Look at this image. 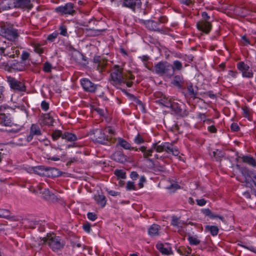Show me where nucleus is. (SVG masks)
I'll use <instances>...</instances> for the list:
<instances>
[{
    "mask_svg": "<svg viewBox=\"0 0 256 256\" xmlns=\"http://www.w3.org/2000/svg\"><path fill=\"white\" fill-rule=\"evenodd\" d=\"M4 98V88L2 86H0V102H3Z\"/></svg>",
    "mask_w": 256,
    "mask_h": 256,
    "instance_id": "53",
    "label": "nucleus"
},
{
    "mask_svg": "<svg viewBox=\"0 0 256 256\" xmlns=\"http://www.w3.org/2000/svg\"><path fill=\"white\" fill-rule=\"evenodd\" d=\"M16 8H24L28 6L30 0H15Z\"/></svg>",
    "mask_w": 256,
    "mask_h": 256,
    "instance_id": "30",
    "label": "nucleus"
},
{
    "mask_svg": "<svg viewBox=\"0 0 256 256\" xmlns=\"http://www.w3.org/2000/svg\"><path fill=\"white\" fill-rule=\"evenodd\" d=\"M6 80L11 89L20 92H24L26 86L24 84L10 76L6 77Z\"/></svg>",
    "mask_w": 256,
    "mask_h": 256,
    "instance_id": "8",
    "label": "nucleus"
},
{
    "mask_svg": "<svg viewBox=\"0 0 256 256\" xmlns=\"http://www.w3.org/2000/svg\"><path fill=\"white\" fill-rule=\"evenodd\" d=\"M134 142L137 144H140L144 142V138L140 135V134H138L134 138Z\"/></svg>",
    "mask_w": 256,
    "mask_h": 256,
    "instance_id": "44",
    "label": "nucleus"
},
{
    "mask_svg": "<svg viewBox=\"0 0 256 256\" xmlns=\"http://www.w3.org/2000/svg\"><path fill=\"white\" fill-rule=\"evenodd\" d=\"M188 94L191 97L193 98H195L196 96V92L194 91L192 86L190 85L188 86Z\"/></svg>",
    "mask_w": 256,
    "mask_h": 256,
    "instance_id": "47",
    "label": "nucleus"
},
{
    "mask_svg": "<svg viewBox=\"0 0 256 256\" xmlns=\"http://www.w3.org/2000/svg\"><path fill=\"white\" fill-rule=\"evenodd\" d=\"M94 198L96 204L100 205L102 208H104L106 206V196L103 194V193L95 194Z\"/></svg>",
    "mask_w": 256,
    "mask_h": 256,
    "instance_id": "18",
    "label": "nucleus"
},
{
    "mask_svg": "<svg viewBox=\"0 0 256 256\" xmlns=\"http://www.w3.org/2000/svg\"><path fill=\"white\" fill-rule=\"evenodd\" d=\"M126 190L129 191L137 190L138 187L134 182L128 181L126 186Z\"/></svg>",
    "mask_w": 256,
    "mask_h": 256,
    "instance_id": "37",
    "label": "nucleus"
},
{
    "mask_svg": "<svg viewBox=\"0 0 256 256\" xmlns=\"http://www.w3.org/2000/svg\"><path fill=\"white\" fill-rule=\"evenodd\" d=\"M24 170L29 174H36L40 176H46L48 175L47 167L42 166H26L24 167Z\"/></svg>",
    "mask_w": 256,
    "mask_h": 256,
    "instance_id": "9",
    "label": "nucleus"
},
{
    "mask_svg": "<svg viewBox=\"0 0 256 256\" xmlns=\"http://www.w3.org/2000/svg\"><path fill=\"white\" fill-rule=\"evenodd\" d=\"M138 173L136 172H132L130 173V177L132 180H136V178H138Z\"/></svg>",
    "mask_w": 256,
    "mask_h": 256,
    "instance_id": "62",
    "label": "nucleus"
},
{
    "mask_svg": "<svg viewBox=\"0 0 256 256\" xmlns=\"http://www.w3.org/2000/svg\"><path fill=\"white\" fill-rule=\"evenodd\" d=\"M192 251V248L189 246L186 247L182 246L177 249V252L180 255L184 256H193V255H190Z\"/></svg>",
    "mask_w": 256,
    "mask_h": 256,
    "instance_id": "20",
    "label": "nucleus"
},
{
    "mask_svg": "<svg viewBox=\"0 0 256 256\" xmlns=\"http://www.w3.org/2000/svg\"><path fill=\"white\" fill-rule=\"evenodd\" d=\"M188 240L190 245L196 246L200 244V242L196 238L192 236H189Z\"/></svg>",
    "mask_w": 256,
    "mask_h": 256,
    "instance_id": "40",
    "label": "nucleus"
},
{
    "mask_svg": "<svg viewBox=\"0 0 256 256\" xmlns=\"http://www.w3.org/2000/svg\"><path fill=\"white\" fill-rule=\"evenodd\" d=\"M156 248L162 254L168 255L170 254V248H165L162 243H158L156 245Z\"/></svg>",
    "mask_w": 256,
    "mask_h": 256,
    "instance_id": "28",
    "label": "nucleus"
},
{
    "mask_svg": "<svg viewBox=\"0 0 256 256\" xmlns=\"http://www.w3.org/2000/svg\"><path fill=\"white\" fill-rule=\"evenodd\" d=\"M59 33L57 31H54L51 34H49L47 37V40L49 42H54L57 38Z\"/></svg>",
    "mask_w": 256,
    "mask_h": 256,
    "instance_id": "39",
    "label": "nucleus"
},
{
    "mask_svg": "<svg viewBox=\"0 0 256 256\" xmlns=\"http://www.w3.org/2000/svg\"><path fill=\"white\" fill-rule=\"evenodd\" d=\"M8 107L7 106L2 105L0 106V120L5 126H10L12 120L10 115H6L4 112Z\"/></svg>",
    "mask_w": 256,
    "mask_h": 256,
    "instance_id": "14",
    "label": "nucleus"
},
{
    "mask_svg": "<svg viewBox=\"0 0 256 256\" xmlns=\"http://www.w3.org/2000/svg\"><path fill=\"white\" fill-rule=\"evenodd\" d=\"M80 84L86 91L90 92H94L97 87L96 84L86 78H83L80 80Z\"/></svg>",
    "mask_w": 256,
    "mask_h": 256,
    "instance_id": "13",
    "label": "nucleus"
},
{
    "mask_svg": "<svg viewBox=\"0 0 256 256\" xmlns=\"http://www.w3.org/2000/svg\"><path fill=\"white\" fill-rule=\"evenodd\" d=\"M41 134V131L38 126L32 124L30 127V132L26 137V140H24V142H30L34 136Z\"/></svg>",
    "mask_w": 256,
    "mask_h": 256,
    "instance_id": "15",
    "label": "nucleus"
},
{
    "mask_svg": "<svg viewBox=\"0 0 256 256\" xmlns=\"http://www.w3.org/2000/svg\"><path fill=\"white\" fill-rule=\"evenodd\" d=\"M13 69L18 71H22L24 69V66L20 62H14L12 66Z\"/></svg>",
    "mask_w": 256,
    "mask_h": 256,
    "instance_id": "38",
    "label": "nucleus"
},
{
    "mask_svg": "<svg viewBox=\"0 0 256 256\" xmlns=\"http://www.w3.org/2000/svg\"><path fill=\"white\" fill-rule=\"evenodd\" d=\"M52 69V65L49 62H46L44 64V70L46 72H50Z\"/></svg>",
    "mask_w": 256,
    "mask_h": 256,
    "instance_id": "55",
    "label": "nucleus"
},
{
    "mask_svg": "<svg viewBox=\"0 0 256 256\" xmlns=\"http://www.w3.org/2000/svg\"><path fill=\"white\" fill-rule=\"evenodd\" d=\"M1 33L2 36L10 40H14L18 36L17 30L12 28H4Z\"/></svg>",
    "mask_w": 256,
    "mask_h": 256,
    "instance_id": "10",
    "label": "nucleus"
},
{
    "mask_svg": "<svg viewBox=\"0 0 256 256\" xmlns=\"http://www.w3.org/2000/svg\"><path fill=\"white\" fill-rule=\"evenodd\" d=\"M83 230L87 233H90L91 231V224L88 222H86L82 225Z\"/></svg>",
    "mask_w": 256,
    "mask_h": 256,
    "instance_id": "48",
    "label": "nucleus"
},
{
    "mask_svg": "<svg viewBox=\"0 0 256 256\" xmlns=\"http://www.w3.org/2000/svg\"><path fill=\"white\" fill-rule=\"evenodd\" d=\"M30 56V54L26 51H24L22 54V60H27Z\"/></svg>",
    "mask_w": 256,
    "mask_h": 256,
    "instance_id": "60",
    "label": "nucleus"
},
{
    "mask_svg": "<svg viewBox=\"0 0 256 256\" xmlns=\"http://www.w3.org/2000/svg\"><path fill=\"white\" fill-rule=\"evenodd\" d=\"M146 182V178L144 176H142L139 179L138 182L137 184L138 190L144 187V184Z\"/></svg>",
    "mask_w": 256,
    "mask_h": 256,
    "instance_id": "46",
    "label": "nucleus"
},
{
    "mask_svg": "<svg viewBox=\"0 0 256 256\" xmlns=\"http://www.w3.org/2000/svg\"><path fill=\"white\" fill-rule=\"evenodd\" d=\"M236 67L241 72L243 78H252L254 76L252 68L244 62H240L237 63Z\"/></svg>",
    "mask_w": 256,
    "mask_h": 256,
    "instance_id": "6",
    "label": "nucleus"
},
{
    "mask_svg": "<svg viewBox=\"0 0 256 256\" xmlns=\"http://www.w3.org/2000/svg\"><path fill=\"white\" fill-rule=\"evenodd\" d=\"M114 174L118 177V178L123 180L126 178V172L122 170L116 169L114 170Z\"/></svg>",
    "mask_w": 256,
    "mask_h": 256,
    "instance_id": "35",
    "label": "nucleus"
},
{
    "mask_svg": "<svg viewBox=\"0 0 256 256\" xmlns=\"http://www.w3.org/2000/svg\"><path fill=\"white\" fill-rule=\"evenodd\" d=\"M200 212L205 216H208L210 219L218 218L222 222L224 221V216L214 214L208 208H202L200 210Z\"/></svg>",
    "mask_w": 256,
    "mask_h": 256,
    "instance_id": "16",
    "label": "nucleus"
},
{
    "mask_svg": "<svg viewBox=\"0 0 256 256\" xmlns=\"http://www.w3.org/2000/svg\"><path fill=\"white\" fill-rule=\"evenodd\" d=\"M202 16L206 20L197 22L196 28L199 30L208 34L210 32L212 27L210 23L206 20L209 19L210 16L205 12H202Z\"/></svg>",
    "mask_w": 256,
    "mask_h": 256,
    "instance_id": "7",
    "label": "nucleus"
},
{
    "mask_svg": "<svg viewBox=\"0 0 256 256\" xmlns=\"http://www.w3.org/2000/svg\"><path fill=\"white\" fill-rule=\"evenodd\" d=\"M242 174L244 179L245 185L250 188L254 192H256L254 188H256V173L252 174V178L249 174L248 170L246 168L242 170Z\"/></svg>",
    "mask_w": 256,
    "mask_h": 256,
    "instance_id": "5",
    "label": "nucleus"
},
{
    "mask_svg": "<svg viewBox=\"0 0 256 256\" xmlns=\"http://www.w3.org/2000/svg\"><path fill=\"white\" fill-rule=\"evenodd\" d=\"M141 5L140 0H123L122 4V7L128 8L133 12L137 8H140Z\"/></svg>",
    "mask_w": 256,
    "mask_h": 256,
    "instance_id": "12",
    "label": "nucleus"
},
{
    "mask_svg": "<svg viewBox=\"0 0 256 256\" xmlns=\"http://www.w3.org/2000/svg\"><path fill=\"white\" fill-rule=\"evenodd\" d=\"M14 0H4L2 4V8L4 10H8L13 8H16Z\"/></svg>",
    "mask_w": 256,
    "mask_h": 256,
    "instance_id": "21",
    "label": "nucleus"
},
{
    "mask_svg": "<svg viewBox=\"0 0 256 256\" xmlns=\"http://www.w3.org/2000/svg\"><path fill=\"white\" fill-rule=\"evenodd\" d=\"M47 177H56L60 175V172L56 168L47 167Z\"/></svg>",
    "mask_w": 256,
    "mask_h": 256,
    "instance_id": "23",
    "label": "nucleus"
},
{
    "mask_svg": "<svg viewBox=\"0 0 256 256\" xmlns=\"http://www.w3.org/2000/svg\"><path fill=\"white\" fill-rule=\"evenodd\" d=\"M62 138L68 142H74L77 140V136L72 133L64 132L62 134Z\"/></svg>",
    "mask_w": 256,
    "mask_h": 256,
    "instance_id": "27",
    "label": "nucleus"
},
{
    "mask_svg": "<svg viewBox=\"0 0 256 256\" xmlns=\"http://www.w3.org/2000/svg\"><path fill=\"white\" fill-rule=\"evenodd\" d=\"M106 62L105 60L102 59L100 62V64L99 68H96L97 70L100 72H102L104 70L105 66H106Z\"/></svg>",
    "mask_w": 256,
    "mask_h": 256,
    "instance_id": "54",
    "label": "nucleus"
},
{
    "mask_svg": "<svg viewBox=\"0 0 256 256\" xmlns=\"http://www.w3.org/2000/svg\"><path fill=\"white\" fill-rule=\"evenodd\" d=\"M160 226L157 224H152L148 230V233L150 236H156L159 234L158 231L160 230Z\"/></svg>",
    "mask_w": 256,
    "mask_h": 256,
    "instance_id": "22",
    "label": "nucleus"
},
{
    "mask_svg": "<svg viewBox=\"0 0 256 256\" xmlns=\"http://www.w3.org/2000/svg\"><path fill=\"white\" fill-rule=\"evenodd\" d=\"M242 161L250 164V166L255 167L256 166V162L255 160L250 156H244L242 158Z\"/></svg>",
    "mask_w": 256,
    "mask_h": 256,
    "instance_id": "31",
    "label": "nucleus"
},
{
    "mask_svg": "<svg viewBox=\"0 0 256 256\" xmlns=\"http://www.w3.org/2000/svg\"><path fill=\"white\" fill-rule=\"evenodd\" d=\"M56 11L61 14H72L74 12V4L71 2L66 3L64 6L56 8Z\"/></svg>",
    "mask_w": 256,
    "mask_h": 256,
    "instance_id": "11",
    "label": "nucleus"
},
{
    "mask_svg": "<svg viewBox=\"0 0 256 256\" xmlns=\"http://www.w3.org/2000/svg\"><path fill=\"white\" fill-rule=\"evenodd\" d=\"M146 27L150 30L156 31L158 30V24L157 22L152 20H148L146 22Z\"/></svg>",
    "mask_w": 256,
    "mask_h": 256,
    "instance_id": "25",
    "label": "nucleus"
},
{
    "mask_svg": "<svg viewBox=\"0 0 256 256\" xmlns=\"http://www.w3.org/2000/svg\"><path fill=\"white\" fill-rule=\"evenodd\" d=\"M152 148L158 152L166 151L168 153L172 154L174 156H178L179 160H182V158L178 156L180 152L178 148L174 146L172 143L166 142H162L160 144H152Z\"/></svg>",
    "mask_w": 256,
    "mask_h": 256,
    "instance_id": "2",
    "label": "nucleus"
},
{
    "mask_svg": "<svg viewBox=\"0 0 256 256\" xmlns=\"http://www.w3.org/2000/svg\"><path fill=\"white\" fill-rule=\"evenodd\" d=\"M62 134L59 130H55L52 134V138L54 140H56L60 137L62 138Z\"/></svg>",
    "mask_w": 256,
    "mask_h": 256,
    "instance_id": "43",
    "label": "nucleus"
},
{
    "mask_svg": "<svg viewBox=\"0 0 256 256\" xmlns=\"http://www.w3.org/2000/svg\"><path fill=\"white\" fill-rule=\"evenodd\" d=\"M4 45L6 46H0V56H8V52L9 51L10 49V47L7 46L6 44L4 43Z\"/></svg>",
    "mask_w": 256,
    "mask_h": 256,
    "instance_id": "41",
    "label": "nucleus"
},
{
    "mask_svg": "<svg viewBox=\"0 0 256 256\" xmlns=\"http://www.w3.org/2000/svg\"><path fill=\"white\" fill-rule=\"evenodd\" d=\"M138 149L143 153L144 158H148L150 156H152V153L154 150V148H152V147L150 149L147 150L146 147L142 146Z\"/></svg>",
    "mask_w": 256,
    "mask_h": 256,
    "instance_id": "33",
    "label": "nucleus"
},
{
    "mask_svg": "<svg viewBox=\"0 0 256 256\" xmlns=\"http://www.w3.org/2000/svg\"><path fill=\"white\" fill-rule=\"evenodd\" d=\"M87 216L88 218L92 221H94L98 218L97 214L94 212H88L87 214Z\"/></svg>",
    "mask_w": 256,
    "mask_h": 256,
    "instance_id": "50",
    "label": "nucleus"
},
{
    "mask_svg": "<svg viewBox=\"0 0 256 256\" xmlns=\"http://www.w3.org/2000/svg\"><path fill=\"white\" fill-rule=\"evenodd\" d=\"M50 198V202L54 203L60 200V198L56 196L54 193H51V196Z\"/></svg>",
    "mask_w": 256,
    "mask_h": 256,
    "instance_id": "52",
    "label": "nucleus"
},
{
    "mask_svg": "<svg viewBox=\"0 0 256 256\" xmlns=\"http://www.w3.org/2000/svg\"><path fill=\"white\" fill-rule=\"evenodd\" d=\"M171 225L174 226H178L180 225H182L184 224V222H182L180 220V218H178V216H172V220L170 222Z\"/></svg>",
    "mask_w": 256,
    "mask_h": 256,
    "instance_id": "32",
    "label": "nucleus"
},
{
    "mask_svg": "<svg viewBox=\"0 0 256 256\" xmlns=\"http://www.w3.org/2000/svg\"><path fill=\"white\" fill-rule=\"evenodd\" d=\"M34 50L36 52L40 54L43 52V49L38 44L34 46Z\"/></svg>",
    "mask_w": 256,
    "mask_h": 256,
    "instance_id": "57",
    "label": "nucleus"
},
{
    "mask_svg": "<svg viewBox=\"0 0 256 256\" xmlns=\"http://www.w3.org/2000/svg\"><path fill=\"white\" fill-rule=\"evenodd\" d=\"M112 158L118 162L124 163L127 160V157L120 152H116L112 155Z\"/></svg>",
    "mask_w": 256,
    "mask_h": 256,
    "instance_id": "17",
    "label": "nucleus"
},
{
    "mask_svg": "<svg viewBox=\"0 0 256 256\" xmlns=\"http://www.w3.org/2000/svg\"><path fill=\"white\" fill-rule=\"evenodd\" d=\"M206 230L209 232L212 236H216L219 232L218 228L216 226L207 225L205 227Z\"/></svg>",
    "mask_w": 256,
    "mask_h": 256,
    "instance_id": "29",
    "label": "nucleus"
},
{
    "mask_svg": "<svg viewBox=\"0 0 256 256\" xmlns=\"http://www.w3.org/2000/svg\"><path fill=\"white\" fill-rule=\"evenodd\" d=\"M118 144L125 150H134L135 151H138V150L137 148L132 147L128 142L122 138H118Z\"/></svg>",
    "mask_w": 256,
    "mask_h": 256,
    "instance_id": "19",
    "label": "nucleus"
},
{
    "mask_svg": "<svg viewBox=\"0 0 256 256\" xmlns=\"http://www.w3.org/2000/svg\"><path fill=\"white\" fill-rule=\"evenodd\" d=\"M238 73L236 71L229 70L228 72L226 78L230 80L234 79L237 78Z\"/></svg>",
    "mask_w": 256,
    "mask_h": 256,
    "instance_id": "42",
    "label": "nucleus"
},
{
    "mask_svg": "<svg viewBox=\"0 0 256 256\" xmlns=\"http://www.w3.org/2000/svg\"><path fill=\"white\" fill-rule=\"evenodd\" d=\"M196 202L197 204L200 206H204L206 203V200L204 198L198 199Z\"/></svg>",
    "mask_w": 256,
    "mask_h": 256,
    "instance_id": "58",
    "label": "nucleus"
},
{
    "mask_svg": "<svg viewBox=\"0 0 256 256\" xmlns=\"http://www.w3.org/2000/svg\"><path fill=\"white\" fill-rule=\"evenodd\" d=\"M110 81L114 86H116L125 82L123 76L122 68L118 65L114 66L110 74Z\"/></svg>",
    "mask_w": 256,
    "mask_h": 256,
    "instance_id": "3",
    "label": "nucleus"
},
{
    "mask_svg": "<svg viewBox=\"0 0 256 256\" xmlns=\"http://www.w3.org/2000/svg\"><path fill=\"white\" fill-rule=\"evenodd\" d=\"M41 107L44 110L46 111L49 108V104L48 102L44 100L41 103Z\"/></svg>",
    "mask_w": 256,
    "mask_h": 256,
    "instance_id": "56",
    "label": "nucleus"
},
{
    "mask_svg": "<svg viewBox=\"0 0 256 256\" xmlns=\"http://www.w3.org/2000/svg\"><path fill=\"white\" fill-rule=\"evenodd\" d=\"M231 129L234 132H236L239 130V126L237 124L232 123L230 126Z\"/></svg>",
    "mask_w": 256,
    "mask_h": 256,
    "instance_id": "64",
    "label": "nucleus"
},
{
    "mask_svg": "<svg viewBox=\"0 0 256 256\" xmlns=\"http://www.w3.org/2000/svg\"><path fill=\"white\" fill-rule=\"evenodd\" d=\"M24 140H26V138H19L18 141L16 142V144L18 146L26 145L28 142H24Z\"/></svg>",
    "mask_w": 256,
    "mask_h": 256,
    "instance_id": "63",
    "label": "nucleus"
},
{
    "mask_svg": "<svg viewBox=\"0 0 256 256\" xmlns=\"http://www.w3.org/2000/svg\"><path fill=\"white\" fill-rule=\"evenodd\" d=\"M0 218L8 220L13 219L14 216L12 215L10 212L6 209H0Z\"/></svg>",
    "mask_w": 256,
    "mask_h": 256,
    "instance_id": "26",
    "label": "nucleus"
},
{
    "mask_svg": "<svg viewBox=\"0 0 256 256\" xmlns=\"http://www.w3.org/2000/svg\"><path fill=\"white\" fill-rule=\"evenodd\" d=\"M59 30H60V34L62 36H68V32H67V28L66 26H64V25H61L60 26V28H59Z\"/></svg>",
    "mask_w": 256,
    "mask_h": 256,
    "instance_id": "45",
    "label": "nucleus"
},
{
    "mask_svg": "<svg viewBox=\"0 0 256 256\" xmlns=\"http://www.w3.org/2000/svg\"><path fill=\"white\" fill-rule=\"evenodd\" d=\"M51 196V193H42V197L43 198L50 202V197Z\"/></svg>",
    "mask_w": 256,
    "mask_h": 256,
    "instance_id": "59",
    "label": "nucleus"
},
{
    "mask_svg": "<svg viewBox=\"0 0 256 256\" xmlns=\"http://www.w3.org/2000/svg\"><path fill=\"white\" fill-rule=\"evenodd\" d=\"M44 242L47 244L54 252H56L62 250L66 244L65 240L55 234H48L43 238Z\"/></svg>",
    "mask_w": 256,
    "mask_h": 256,
    "instance_id": "1",
    "label": "nucleus"
},
{
    "mask_svg": "<svg viewBox=\"0 0 256 256\" xmlns=\"http://www.w3.org/2000/svg\"><path fill=\"white\" fill-rule=\"evenodd\" d=\"M182 66V63L179 60H174L173 62V66H172V70L174 72V70H181Z\"/></svg>",
    "mask_w": 256,
    "mask_h": 256,
    "instance_id": "36",
    "label": "nucleus"
},
{
    "mask_svg": "<svg viewBox=\"0 0 256 256\" xmlns=\"http://www.w3.org/2000/svg\"><path fill=\"white\" fill-rule=\"evenodd\" d=\"M208 132L212 133H214L216 132V128L215 126L213 124L210 126L208 127Z\"/></svg>",
    "mask_w": 256,
    "mask_h": 256,
    "instance_id": "61",
    "label": "nucleus"
},
{
    "mask_svg": "<svg viewBox=\"0 0 256 256\" xmlns=\"http://www.w3.org/2000/svg\"><path fill=\"white\" fill-rule=\"evenodd\" d=\"M182 82V78L180 76H176L174 77L172 84L178 88L180 87Z\"/></svg>",
    "mask_w": 256,
    "mask_h": 256,
    "instance_id": "34",
    "label": "nucleus"
},
{
    "mask_svg": "<svg viewBox=\"0 0 256 256\" xmlns=\"http://www.w3.org/2000/svg\"><path fill=\"white\" fill-rule=\"evenodd\" d=\"M102 61V58L100 56H95L94 58V66L96 68H99L100 64V62Z\"/></svg>",
    "mask_w": 256,
    "mask_h": 256,
    "instance_id": "51",
    "label": "nucleus"
},
{
    "mask_svg": "<svg viewBox=\"0 0 256 256\" xmlns=\"http://www.w3.org/2000/svg\"><path fill=\"white\" fill-rule=\"evenodd\" d=\"M167 188L172 190H176L180 188V186L177 182L172 183Z\"/></svg>",
    "mask_w": 256,
    "mask_h": 256,
    "instance_id": "49",
    "label": "nucleus"
},
{
    "mask_svg": "<svg viewBox=\"0 0 256 256\" xmlns=\"http://www.w3.org/2000/svg\"><path fill=\"white\" fill-rule=\"evenodd\" d=\"M95 136L96 138H98V142H102L103 140L107 139L106 136L104 133L103 130L101 129H97L95 130L94 132Z\"/></svg>",
    "mask_w": 256,
    "mask_h": 256,
    "instance_id": "24",
    "label": "nucleus"
},
{
    "mask_svg": "<svg viewBox=\"0 0 256 256\" xmlns=\"http://www.w3.org/2000/svg\"><path fill=\"white\" fill-rule=\"evenodd\" d=\"M172 66L165 61H161L155 64L154 70L156 74L160 76H166L170 77L174 74L172 70Z\"/></svg>",
    "mask_w": 256,
    "mask_h": 256,
    "instance_id": "4",
    "label": "nucleus"
}]
</instances>
